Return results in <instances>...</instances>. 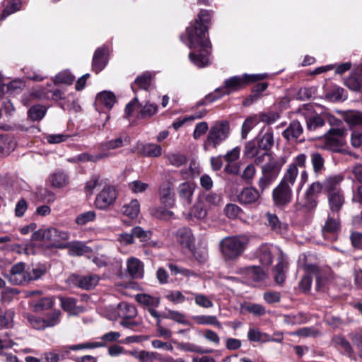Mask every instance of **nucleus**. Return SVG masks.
<instances>
[{
  "instance_id": "f257e3e1",
  "label": "nucleus",
  "mask_w": 362,
  "mask_h": 362,
  "mask_svg": "<svg viewBox=\"0 0 362 362\" xmlns=\"http://www.w3.org/2000/svg\"><path fill=\"white\" fill-rule=\"evenodd\" d=\"M211 17L209 11L202 10L195 20L194 27L187 29L189 48H201L199 53L191 52L189 55L190 60L199 67L205 66L209 63L206 49L209 42L205 37V33L208 30L206 24L209 23Z\"/></svg>"
},
{
  "instance_id": "f03ea898",
  "label": "nucleus",
  "mask_w": 362,
  "mask_h": 362,
  "mask_svg": "<svg viewBox=\"0 0 362 362\" xmlns=\"http://www.w3.org/2000/svg\"><path fill=\"white\" fill-rule=\"evenodd\" d=\"M69 238L66 231L59 230L55 228H42L32 235V240L47 243L48 248L64 249L65 241Z\"/></svg>"
},
{
  "instance_id": "7ed1b4c3",
  "label": "nucleus",
  "mask_w": 362,
  "mask_h": 362,
  "mask_svg": "<svg viewBox=\"0 0 362 362\" xmlns=\"http://www.w3.org/2000/svg\"><path fill=\"white\" fill-rule=\"evenodd\" d=\"M248 238L243 235L229 236L220 242L221 252L225 259H235L244 252Z\"/></svg>"
},
{
  "instance_id": "20e7f679",
  "label": "nucleus",
  "mask_w": 362,
  "mask_h": 362,
  "mask_svg": "<svg viewBox=\"0 0 362 362\" xmlns=\"http://www.w3.org/2000/svg\"><path fill=\"white\" fill-rule=\"evenodd\" d=\"M230 125L227 121H218L215 122L209 129L207 138L203 147L208 151L210 147L216 148L228 136Z\"/></svg>"
},
{
  "instance_id": "39448f33",
  "label": "nucleus",
  "mask_w": 362,
  "mask_h": 362,
  "mask_svg": "<svg viewBox=\"0 0 362 362\" xmlns=\"http://www.w3.org/2000/svg\"><path fill=\"white\" fill-rule=\"evenodd\" d=\"M264 77L262 75L244 74L243 76H232L224 81L223 87L216 88V93L221 92L220 97L223 95H229L231 93L238 91L247 84L259 81Z\"/></svg>"
},
{
  "instance_id": "423d86ee",
  "label": "nucleus",
  "mask_w": 362,
  "mask_h": 362,
  "mask_svg": "<svg viewBox=\"0 0 362 362\" xmlns=\"http://www.w3.org/2000/svg\"><path fill=\"white\" fill-rule=\"evenodd\" d=\"M4 277L12 285H25L28 284V272L25 269V264L18 262L13 264L8 274H5Z\"/></svg>"
},
{
  "instance_id": "0eeeda50",
  "label": "nucleus",
  "mask_w": 362,
  "mask_h": 362,
  "mask_svg": "<svg viewBox=\"0 0 362 362\" xmlns=\"http://www.w3.org/2000/svg\"><path fill=\"white\" fill-rule=\"evenodd\" d=\"M293 197L291 187H287L281 183L275 187L272 192V198L274 205L278 207H284L288 204Z\"/></svg>"
},
{
  "instance_id": "6e6552de",
  "label": "nucleus",
  "mask_w": 362,
  "mask_h": 362,
  "mask_svg": "<svg viewBox=\"0 0 362 362\" xmlns=\"http://www.w3.org/2000/svg\"><path fill=\"white\" fill-rule=\"evenodd\" d=\"M316 197H313L306 191L301 197H298L293 204V208L296 211H303L308 213L313 211L317 206Z\"/></svg>"
},
{
  "instance_id": "1a4fd4ad",
  "label": "nucleus",
  "mask_w": 362,
  "mask_h": 362,
  "mask_svg": "<svg viewBox=\"0 0 362 362\" xmlns=\"http://www.w3.org/2000/svg\"><path fill=\"white\" fill-rule=\"evenodd\" d=\"M117 192L112 187L104 188L96 197L95 204L100 209H105L112 204L117 198Z\"/></svg>"
},
{
  "instance_id": "9d476101",
  "label": "nucleus",
  "mask_w": 362,
  "mask_h": 362,
  "mask_svg": "<svg viewBox=\"0 0 362 362\" xmlns=\"http://www.w3.org/2000/svg\"><path fill=\"white\" fill-rule=\"evenodd\" d=\"M176 241L182 247L193 251L194 247V237L190 228L182 227L177 229L174 233Z\"/></svg>"
},
{
  "instance_id": "9b49d317",
  "label": "nucleus",
  "mask_w": 362,
  "mask_h": 362,
  "mask_svg": "<svg viewBox=\"0 0 362 362\" xmlns=\"http://www.w3.org/2000/svg\"><path fill=\"white\" fill-rule=\"evenodd\" d=\"M158 195L160 202L163 206L169 209L175 206V193L171 183L167 182L162 184L159 187Z\"/></svg>"
},
{
  "instance_id": "f8f14e48",
  "label": "nucleus",
  "mask_w": 362,
  "mask_h": 362,
  "mask_svg": "<svg viewBox=\"0 0 362 362\" xmlns=\"http://www.w3.org/2000/svg\"><path fill=\"white\" fill-rule=\"evenodd\" d=\"M263 158H267V162L262 166L263 175L271 177L275 176L279 171L277 160L272 157L271 154L264 153L262 156L257 158L256 163H261Z\"/></svg>"
},
{
  "instance_id": "ddd939ff",
  "label": "nucleus",
  "mask_w": 362,
  "mask_h": 362,
  "mask_svg": "<svg viewBox=\"0 0 362 362\" xmlns=\"http://www.w3.org/2000/svg\"><path fill=\"white\" fill-rule=\"evenodd\" d=\"M260 197L257 189L252 187H245L238 195V201L243 205L255 204Z\"/></svg>"
},
{
  "instance_id": "4468645a",
  "label": "nucleus",
  "mask_w": 362,
  "mask_h": 362,
  "mask_svg": "<svg viewBox=\"0 0 362 362\" xmlns=\"http://www.w3.org/2000/svg\"><path fill=\"white\" fill-rule=\"evenodd\" d=\"M329 207L332 213L338 214L345 203V197L341 190L332 191L327 194Z\"/></svg>"
},
{
  "instance_id": "2eb2a0df",
  "label": "nucleus",
  "mask_w": 362,
  "mask_h": 362,
  "mask_svg": "<svg viewBox=\"0 0 362 362\" xmlns=\"http://www.w3.org/2000/svg\"><path fill=\"white\" fill-rule=\"evenodd\" d=\"M310 158L313 174L317 178L325 170V158L321 153L313 151L310 154Z\"/></svg>"
},
{
  "instance_id": "dca6fc26",
  "label": "nucleus",
  "mask_w": 362,
  "mask_h": 362,
  "mask_svg": "<svg viewBox=\"0 0 362 362\" xmlns=\"http://www.w3.org/2000/svg\"><path fill=\"white\" fill-rule=\"evenodd\" d=\"M238 272L240 274L244 275L248 280L254 281H259L265 279L266 274L259 267H246L238 269Z\"/></svg>"
},
{
  "instance_id": "f3484780",
  "label": "nucleus",
  "mask_w": 362,
  "mask_h": 362,
  "mask_svg": "<svg viewBox=\"0 0 362 362\" xmlns=\"http://www.w3.org/2000/svg\"><path fill=\"white\" fill-rule=\"evenodd\" d=\"M304 269L306 273L315 276L317 288L325 285L327 279V272L315 264H305Z\"/></svg>"
},
{
  "instance_id": "a211bd4d",
  "label": "nucleus",
  "mask_w": 362,
  "mask_h": 362,
  "mask_svg": "<svg viewBox=\"0 0 362 362\" xmlns=\"http://www.w3.org/2000/svg\"><path fill=\"white\" fill-rule=\"evenodd\" d=\"M342 119L349 127H362V112L356 110L341 111Z\"/></svg>"
},
{
  "instance_id": "6ab92c4d",
  "label": "nucleus",
  "mask_w": 362,
  "mask_h": 362,
  "mask_svg": "<svg viewBox=\"0 0 362 362\" xmlns=\"http://www.w3.org/2000/svg\"><path fill=\"white\" fill-rule=\"evenodd\" d=\"M303 129L298 121L294 120L283 132V136L287 141H295L303 134Z\"/></svg>"
},
{
  "instance_id": "aec40b11",
  "label": "nucleus",
  "mask_w": 362,
  "mask_h": 362,
  "mask_svg": "<svg viewBox=\"0 0 362 362\" xmlns=\"http://www.w3.org/2000/svg\"><path fill=\"white\" fill-rule=\"evenodd\" d=\"M127 270L133 278H141L144 273V264L137 258L130 257L127 262Z\"/></svg>"
},
{
  "instance_id": "412c9836",
  "label": "nucleus",
  "mask_w": 362,
  "mask_h": 362,
  "mask_svg": "<svg viewBox=\"0 0 362 362\" xmlns=\"http://www.w3.org/2000/svg\"><path fill=\"white\" fill-rule=\"evenodd\" d=\"M195 189L194 183L185 182L180 184L177 188V193L180 199L190 204L192 200V196Z\"/></svg>"
},
{
  "instance_id": "4be33fe9",
  "label": "nucleus",
  "mask_w": 362,
  "mask_h": 362,
  "mask_svg": "<svg viewBox=\"0 0 362 362\" xmlns=\"http://www.w3.org/2000/svg\"><path fill=\"white\" fill-rule=\"evenodd\" d=\"M257 144L258 148L261 150L269 151L274 145V137L272 130L267 129L266 132H262L257 137Z\"/></svg>"
},
{
  "instance_id": "5701e85b",
  "label": "nucleus",
  "mask_w": 362,
  "mask_h": 362,
  "mask_svg": "<svg viewBox=\"0 0 362 362\" xmlns=\"http://www.w3.org/2000/svg\"><path fill=\"white\" fill-rule=\"evenodd\" d=\"M130 144V138L127 136H119L117 139L100 144L102 151L115 150Z\"/></svg>"
},
{
  "instance_id": "b1692460",
  "label": "nucleus",
  "mask_w": 362,
  "mask_h": 362,
  "mask_svg": "<svg viewBox=\"0 0 362 362\" xmlns=\"http://www.w3.org/2000/svg\"><path fill=\"white\" fill-rule=\"evenodd\" d=\"M135 298L139 303L148 308L149 313L150 309H155L160 303L159 297H154L145 293L137 294Z\"/></svg>"
},
{
  "instance_id": "393cba45",
  "label": "nucleus",
  "mask_w": 362,
  "mask_h": 362,
  "mask_svg": "<svg viewBox=\"0 0 362 362\" xmlns=\"http://www.w3.org/2000/svg\"><path fill=\"white\" fill-rule=\"evenodd\" d=\"M65 248H68L69 254L73 256H81L91 252V249L81 242L65 243Z\"/></svg>"
},
{
  "instance_id": "a878e982",
  "label": "nucleus",
  "mask_w": 362,
  "mask_h": 362,
  "mask_svg": "<svg viewBox=\"0 0 362 362\" xmlns=\"http://www.w3.org/2000/svg\"><path fill=\"white\" fill-rule=\"evenodd\" d=\"M106 52L104 48H98L95 50L93 58V69L100 72L106 65Z\"/></svg>"
},
{
  "instance_id": "bb28decb",
  "label": "nucleus",
  "mask_w": 362,
  "mask_h": 362,
  "mask_svg": "<svg viewBox=\"0 0 362 362\" xmlns=\"http://www.w3.org/2000/svg\"><path fill=\"white\" fill-rule=\"evenodd\" d=\"M266 218L268 222V226L270 228L280 234H284L287 230V225L282 223L277 216L273 214L267 213Z\"/></svg>"
},
{
  "instance_id": "cd10ccee",
  "label": "nucleus",
  "mask_w": 362,
  "mask_h": 362,
  "mask_svg": "<svg viewBox=\"0 0 362 362\" xmlns=\"http://www.w3.org/2000/svg\"><path fill=\"white\" fill-rule=\"evenodd\" d=\"M324 140L326 148L334 152L341 151L340 147L345 144V141L341 139L332 136L327 132L324 135Z\"/></svg>"
},
{
  "instance_id": "c85d7f7f",
  "label": "nucleus",
  "mask_w": 362,
  "mask_h": 362,
  "mask_svg": "<svg viewBox=\"0 0 362 362\" xmlns=\"http://www.w3.org/2000/svg\"><path fill=\"white\" fill-rule=\"evenodd\" d=\"M340 228V221L339 217L331 216L328 217L322 228V233L326 237L329 234L336 233Z\"/></svg>"
},
{
  "instance_id": "c756f323",
  "label": "nucleus",
  "mask_w": 362,
  "mask_h": 362,
  "mask_svg": "<svg viewBox=\"0 0 362 362\" xmlns=\"http://www.w3.org/2000/svg\"><path fill=\"white\" fill-rule=\"evenodd\" d=\"M344 177L341 175H333L327 177L322 182L325 191L327 194L332 191L340 190L337 187L342 182Z\"/></svg>"
},
{
  "instance_id": "7c9ffc66",
  "label": "nucleus",
  "mask_w": 362,
  "mask_h": 362,
  "mask_svg": "<svg viewBox=\"0 0 362 362\" xmlns=\"http://www.w3.org/2000/svg\"><path fill=\"white\" fill-rule=\"evenodd\" d=\"M96 103L111 109L115 103V96L110 91H103L97 95Z\"/></svg>"
},
{
  "instance_id": "2f4dec72",
  "label": "nucleus",
  "mask_w": 362,
  "mask_h": 362,
  "mask_svg": "<svg viewBox=\"0 0 362 362\" xmlns=\"http://www.w3.org/2000/svg\"><path fill=\"white\" fill-rule=\"evenodd\" d=\"M61 307L71 315L82 311V308L76 306V300L73 298L60 297Z\"/></svg>"
},
{
  "instance_id": "473e14b6",
  "label": "nucleus",
  "mask_w": 362,
  "mask_h": 362,
  "mask_svg": "<svg viewBox=\"0 0 362 362\" xmlns=\"http://www.w3.org/2000/svg\"><path fill=\"white\" fill-rule=\"evenodd\" d=\"M298 173V169L295 165H288L280 183L291 187L296 182Z\"/></svg>"
},
{
  "instance_id": "72a5a7b5",
  "label": "nucleus",
  "mask_w": 362,
  "mask_h": 362,
  "mask_svg": "<svg viewBox=\"0 0 362 362\" xmlns=\"http://www.w3.org/2000/svg\"><path fill=\"white\" fill-rule=\"evenodd\" d=\"M49 181L54 187L62 188L69 184V177L65 173L58 171L49 177Z\"/></svg>"
},
{
  "instance_id": "f704fd0d",
  "label": "nucleus",
  "mask_w": 362,
  "mask_h": 362,
  "mask_svg": "<svg viewBox=\"0 0 362 362\" xmlns=\"http://www.w3.org/2000/svg\"><path fill=\"white\" fill-rule=\"evenodd\" d=\"M99 281V276L97 275H89L79 277L76 284L86 290L93 288Z\"/></svg>"
},
{
  "instance_id": "c9c22d12",
  "label": "nucleus",
  "mask_w": 362,
  "mask_h": 362,
  "mask_svg": "<svg viewBox=\"0 0 362 362\" xmlns=\"http://www.w3.org/2000/svg\"><path fill=\"white\" fill-rule=\"evenodd\" d=\"M118 315L122 318H134L137 315L136 308L127 303H121L118 305Z\"/></svg>"
},
{
  "instance_id": "e433bc0d",
  "label": "nucleus",
  "mask_w": 362,
  "mask_h": 362,
  "mask_svg": "<svg viewBox=\"0 0 362 362\" xmlns=\"http://www.w3.org/2000/svg\"><path fill=\"white\" fill-rule=\"evenodd\" d=\"M152 80V74L147 71L144 73L142 75L138 76L135 81L134 85H132V89L135 91L134 86H137L139 88L148 90L150 87Z\"/></svg>"
},
{
  "instance_id": "4c0bfd02",
  "label": "nucleus",
  "mask_w": 362,
  "mask_h": 362,
  "mask_svg": "<svg viewBox=\"0 0 362 362\" xmlns=\"http://www.w3.org/2000/svg\"><path fill=\"white\" fill-rule=\"evenodd\" d=\"M345 86L353 91H359L362 89V75L351 74L345 81Z\"/></svg>"
},
{
  "instance_id": "58836bf2",
  "label": "nucleus",
  "mask_w": 362,
  "mask_h": 362,
  "mask_svg": "<svg viewBox=\"0 0 362 362\" xmlns=\"http://www.w3.org/2000/svg\"><path fill=\"white\" fill-rule=\"evenodd\" d=\"M166 208L165 206L153 207L151 209V214L158 219L170 220L174 216V213Z\"/></svg>"
},
{
  "instance_id": "ea45409f",
  "label": "nucleus",
  "mask_w": 362,
  "mask_h": 362,
  "mask_svg": "<svg viewBox=\"0 0 362 362\" xmlns=\"http://www.w3.org/2000/svg\"><path fill=\"white\" fill-rule=\"evenodd\" d=\"M247 337L249 340L251 341L265 342L274 340L268 334L262 333L258 329L255 328H251L249 329Z\"/></svg>"
},
{
  "instance_id": "a19ab883",
  "label": "nucleus",
  "mask_w": 362,
  "mask_h": 362,
  "mask_svg": "<svg viewBox=\"0 0 362 362\" xmlns=\"http://www.w3.org/2000/svg\"><path fill=\"white\" fill-rule=\"evenodd\" d=\"M161 146L154 144H147L141 148V153L144 156L158 157L161 155Z\"/></svg>"
},
{
  "instance_id": "79ce46f5",
  "label": "nucleus",
  "mask_w": 362,
  "mask_h": 362,
  "mask_svg": "<svg viewBox=\"0 0 362 362\" xmlns=\"http://www.w3.org/2000/svg\"><path fill=\"white\" fill-rule=\"evenodd\" d=\"M140 211V205L136 199L132 200L129 204L123 206L122 212L132 218H136Z\"/></svg>"
},
{
  "instance_id": "37998d69",
  "label": "nucleus",
  "mask_w": 362,
  "mask_h": 362,
  "mask_svg": "<svg viewBox=\"0 0 362 362\" xmlns=\"http://www.w3.org/2000/svg\"><path fill=\"white\" fill-rule=\"evenodd\" d=\"M208 207L202 199H199L192 209V214L198 219H204L206 217Z\"/></svg>"
},
{
  "instance_id": "c03bdc74",
  "label": "nucleus",
  "mask_w": 362,
  "mask_h": 362,
  "mask_svg": "<svg viewBox=\"0 0 362 362\" xmlns=\"http://www.w3.org/2000/svg\"><path fill=\"white\" fill-rule=\"evenodd\" d=\"M54 304L52 298L45 297L41 298L37 302H33L30 305L35 312H42L52 307Z\"/></svg>"
},
{
  "instance_id": "a18cd8bd",
  "label": "nucleus",
  "mask_w": 362,
  "mask_h": 362,
  "mask_svg": "<svg viewBox=\"0 0 362 362\" xmlns=\"http://www.w3.org/2000/svg\"><path fill=\"white\" fill-rule=\"evenodd\" d=\"M332 343L337 346H339L349 355L354 353V349L350 342L341 336H334L332 339Z\"/></svg>"
},
{
  "instance_id": "49530a36",
  "label": "nucleus",
  "mask_w": 362,
  "mask_h": 362,
  "mask_svg": "<svg viewBox=\"0 0 362 362\" xmlns=\"http://www.w3.org/2000/svg\"><path fill=\"white\" fill-rule=\"evenodd\" d=\"M193 320L198 325H214L219 328L221 327V324L216 317L213 315H197L194 316Z\"/></svg>"
},
{
  "instance_id": "de8ad7c7",
  "label": "nucleus",
  "mask_w": 362,
  "mask_h": 362,
  "mask_svg": "<svg viewBox=\"0 0 362 362\" xmlns=\"http://www.w3.org/2000/svg\"><path fill=\"white\" fill-rule=\"evenodd\" d=\"M243 308L255 317L263 316L267 313L265 308L260 304L247 303L243 307Z\"/></svg>"
},
{
  "instance_id": "09e8293b",
  "label": "nucleus",
  "mask_w": 362,
  "mask_h": 362,
  "mask_svg": "<svg viewBox=\"0 0 362 362\" xmlns=\"http://www.w3.org/2000/svg\"><path fill=\"white\" fill-rule=\"evenodd\" d=\"M21 6V3L19 0H13L12 1L9 2L3 10L0 16V20H4L9 15L19 11Z\"/></svg>"
},
{
  "instance_id": "8fccbe9b",
  "label": "nucleus",
  "mask_w": 362,
  "mask_h": 362,
  "mask_svg": "<svg viewBox=\"0 0 362 362\" xmlns=\"http://www.w3.org/2000/svg\"><path fill=\"white\" fill-rule=\"evenodd\" d=\"M62 312L59 310H54L52 312L47 313L45 317V323L47 327H52L60 322Z\"/></svg>"
},
{
  "instance_id": "3c124183",
  "label": "nucleus",
  "mask_w": 362,
  "mask_h": 362,
  "mask_svg": "<svg viewBox=\"0 0 362 362\" xmlns=\"http://www.w3.org/2000/svg\"><path fill=\"white\" fill-rule=\"evenodd\" d=\"M25 317L28 320L30 325L36 329H44L47 328L45 319L40 317H35L26 313Z\"/></svg>"
},
{
  "instance_id": "603ef678",
  "label": "nucleus",
  "mask_w": 362,
  "mask_h": 362,
  "mask_svg": "<svg viewBox=\"0 0 362 362\" xmlns=\"http://www.w3.org/2000/svg\"><path fill=\"white\" fill-rule=\"evenodd\" d=\"M46 112V109L44 106L34 105L31 107L28 111V115L33 121L42 119Z\"/></svg>"
},
{
  "instance_id": "864d4df0",
  "label": "nucleus",
  "mask_w": 362,
  "mask_h": 362,
  "mask_svg": "<svg viewBox=\"0 0 362 362\" xmlns=\"http://www.w3.org/2000/svg\"><path fill=\"white\" fill-rule=\"evenodd\" d=\"M46 272L44 266H37L33 267L31 269L29 268L27 269L28 284L34 280L40 279Z\"/></svg>"
},
{
  "instance_id": "5fc2aeb1",
  "label": "nucleus",
  "mask_w": 362,
  "mask_h": 362,
  "mask_svg": "<svg viewBox=\"0 0 362 362\" xmlns=\"http://www.w3.org/2000/svg\"><path fill=\"white\" fill-rule=\"evenodd\" d=\"M110 155L107 153H100L96 155H90L89 153H82L79 155L77 159L82 162L91 161V162H98L100 160L105 158L108 157Z\"/></svg>"
},
{
  "instance_id": "6e6d98bb",
  "label": "nucleus",
  "mask_w": 362,
  "mask_h": 362,
  "mask_svg": "<svg viewBox=\"0 0 362 362\" xmlns=\"http://www.w3.org/2000/svg\"><path fill=\"white\" fill-rule=\"evenodd\" d=\"M204 203L209 206H217L222 203V198L216 193L210 192L203 196L201 198Z\"/></svg>"
},
{
  "instance_id": "4d7b16f0",
  "label": "nucleus",
  "mask_w": 362,
  "mask_h": 362,
  "mask_svg": "<svg viewBox=\"0 0 362 362\" xmlns=\"http://www.w3.org/2000/svg\"><path fill=\"white\" fill-rule=\"evenodd\" d=\"M74 76L68 71L59 73L54 78L55 83H64L70 85L73 83Z\"/></svg>"
},
{
  "instance_id": "13d9d810",
  "label": "nucleus",
  "mask_w": 362,
  "mask_h": 362,
  "mask_svg": "<svg viewBox=\"0 0 362 362\" xmlns=\"http://www.w3.org/2000/svg\"><path fill=\"white\" fill-rule=\"evenodd\" d=\"M241 212L242 209L235 204H228L224 209V214L230 219L236 218Z\"/></svg>"
},
{
  "instance_id": "bf43d9fd",
  "label": "nucleus",
  "mask_w": 362,
  "mask_h": 362,
  "mask_svg": "<svg viewBox=\"0 0 362 362\" xmlns=\"http://www.w3.org/2000/svg\"><path fill=\"white\" fill-rule=\"evenodd\" d=\"M158 111V106L155 104L146 103L139 112L140 116L142 118L151 117L154 115Z\"/></svg>"
},
{
  "instance_id": "052dcab7",
  "label": "nucleus",
  "mask_w": 362,
  "mask_h": 362,
  "mask_svg": "<svg viewBox=\"0 0 362 362\" xmlns=\"http://www.w3.org/2000/svg\"><path fill=\"white\" fill-rule=\"evenodd\" d=\"M194 296L195 303L198 306L204 308H210L213 307L214 304L212 301L206 296L201 293H194Z\"/></svg>"
},
{
  "instance_id": "680f3d73",
  "label": "nucleus",
  "mask_w": 362,
  "mask_h": 362,
  "mask_svg": "<svg viewBox=\"0 0 362 362\" xmlns=\"http://www.w3.org/2000/svg\"><path fill=\"white\" fill-rule=\"evenodd\" d=\"M132 230L134 238H139L141 242L147 241L151 238V232L150 230H144L139 226L133 228Z\"/></svg>"
},
{
  "instance_id": "e2e57ef3",
  "label": "nucleus",
  "mask_w": 362,
  "mask_h": 362,
  "mask_svg": "<svg viewBox=\"0 0 362 362\" xmlns=\"http://www.w3.org/2000/svg\"><path fill=\"white\" fill-rule=\"evenodd\" d=\"M94 211H89L79 214L76 218V223L78 225H85L88 222L93 221L95 218Z\"/></svg>"
},
{
  "instance_id": "0e129e2a",
  "label": "nucleus",
  "mask_w": 362,
  "mask_h": 362,
  "mask_svg": "<svg viewBox=\"0 0 362 362\" xmlns=\"http://www.w3.org/2000/svg\"><path fill=\"white\" fill-rule=\"evenodd\" d=\"M325 190L322 182L315 181L312 182L308 187L306 189V192L312 195L313 197H316Z\"/></svg>"
},
{
  "instance_id": "69168bd1",
  "label": "nucleus",
  "mask_w": 362,
  "mask_h": 362,
  "mask_svg": "<svg viewBox=\"0 0 362 362\" xmlns=\"http://www.w3.org/2000/svg\"><path fill=\"white\" fill-rule=\"evenodd\" d=\"M284 322L288 325H299L305 322V318L301 313L296 315H285Z\"/></svg>"
},
{
  "instance_id": "338daca9",
  "label": "nucleus",
  "mask_w": 362,
  "mask_h": 362,
  "mask_svg": "<svg viewBox=\"0 0 362 362\" xmlns=\"http://www.w3.org/2000/svg\"><path fill=\"white\" fill-rule=\"evenodd\" d=\"M259 150H261L258 148V146H256V143L254 141H250L247 142L245 147V155L250 158H252L258 155Z\"/></svg>"
},
{
  "instance_id": "774afa93",
  "label": "nucleus",
  "mask_w": 362,
  "mask_h": 362,
  "mask_svg": "<svg viewBox=\"0 0 362 362\" xmlns=\"http://www.w3.org/2000/svg\"><path fill=\"white\" fill-rule=\"evenodd\" d=\"M349 337L354 345L359 350H362V329H357L351 333Z\"/></svg>"
}]
</instances>
